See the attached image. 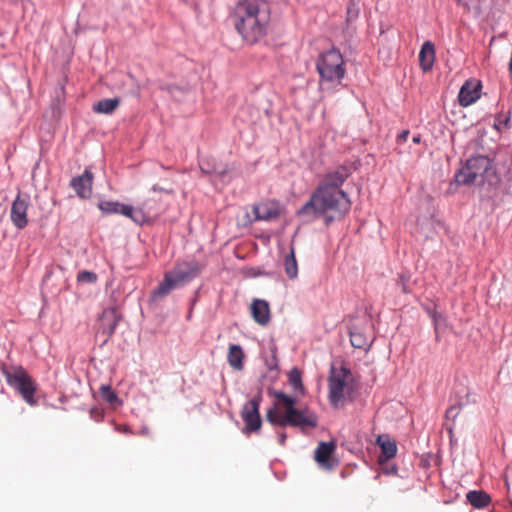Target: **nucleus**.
<instances>
[{"instance_id":"nucleus-1","label":"nucleus","mask_w":512,"mask_h":512,"mask_svg":"<svg viewBox=\"0 0 512 512\" xmlns=\"http://www.w3.org/2000/svg\"><path fill=\"white\" fill-rule=\"evenodd\" d=\"M351 174V167L346 165L327 171L309 200L297 211L302 222H313L328 212L334 215L326 216L327 225L335 218H342L350 210L351 201L341 187Z\"/></svg>"},{"instance_id":"nucleus-2","label":"nucleus","mask_w":512,"mask_h":512,"mask_svg":"<svg viewBox=\"0 0 512 512\" xmlns=\"http://www.w3.org/2000/svg\"><path fill=\"white\" fill-rule=\"evenodd\" d=\"M229 17L243 40L254 44L267 34L270 8L264 0H240Z\"/></svg>"},{"instance_id":"nucleus-3","label":"nucleus","mask_w":512,"mask_h":512,"mask_svg":"<svg viewBox=\"0 0 512 512\" xmlns=\"http://www.w3.org/2000/svg\"><path fill=\"white\" fill-rule=\"evenodd\" d=\"M277 403L267 411V420L272 425L298 427L301 430L315 428L317 416L308 408L297 409L296 400L281 391L274 392Z\"/></svg>"},{"instance_id":"nucleus-4","label":"nucleus","mask_w":512,"mask_h":512,"mask_svg":"<svg viewBox=\"0 0 512 512\" xmlns=\"http://www.w3.org/2000/svg\"><path fill=\"white\" fill-rule=\"evenodd\" d=\"M316 69L320 76V86L324 83L338 85L346 74L343 56L337 49L320 54L316 61Z\"/></svg>"},{"instance_id":"nucleus-5","label":"nucleus","mask_w":512,"mask_h":512,"mask_svg":"<svg viewBox=\"0 0 512 512\" xmlns=\"http://www.w3.org/2000/svg\"><path fill=\"white\" fill-rule=\"evenodd\" d=\"M496 177L492 161L487 156H475L466 161L465 166L455 175V181L460 185H470L478 182H492Z\"/></svg>"},{"instance_id":"nucleus-6","label":"nucleus","mask_w":512,"mask_h":512,"mask_svg":"<svg viewBox=\"0 0 512 512\" xmlns=\"http://www.w3.org/2000/svg\"><path fill=\"white\" fill-rule=\"evenodd\" d=\"M350 378L351 372L349 369L331 367L328 377V399L333 407L338 408L343 403Z\"/></svg>"},{"instance_id":"nucleus-7","label":"nucleus","mask_w":512,"mask_h":512,"mask_svg":"<svg viewBox=\"0 0 512 512\" xmlns=\"http://www.w3.org/2000/svg\"><path fill=\"white\" fill-rule=\"evenodd\" d=\"M7 383L15 388L25 402L31 406L37 404V400L34 397L36 392V383L23 369H18L14 373H6Z\"/></svg>"},{"instance_id":"nucleus-8","label":"nucleus","mask_w":512,"mask_h":512,"mask_svg":"<svg viewBox=\"0 0 512 512\" xmlns=\"http://www.w3.org/2000/svg\"><path fill=\"white\" fill-rule=\"evenodd\" d=\"M197 273V269L189 267H178L173 271L166 273L161 288L162 296L168 294L171 290L188 283L197 275Z\"/></svg>"},{"instance_id":"nucleus-9","label":"nucleus","mask_w":512,"mask_h":512,"mask_svg":"<svg viewBox=\"0 0 512 512\" xmlns=\"http://www.w3.org/2000/svg\"><path fill=\"white\" fill-rule=\"evenodd\" d=\"M261 400L262 396L258 394L243 406L241 416L245 422V432H255L261 428L262 421L259 413Z\"/></svg>"},{"instance_id":"nucleus-10","label":"nucleus","mask_w":512,"mask_h":512,"mask_svg":"<svg viewBox=\"0 0 512 512\" xmlns=\"http://www.w3.org/2000/svg\"><path fill=\"white\" fill-rule=\"evenodd\" d=\"M28 207L29 196L23 197L18 193L11 205L10 218L13 225L20 230L24 229L28 225Z\"/></svg>"},{"instance_id":"nucleus-11","label":"nucleus","mask_w":512,"mask_h":512,"mask_svg":"<svg viewBox=\"0 0 512 512\" xmlns=\"http://www.w3.org/2000/svg\"><path fill=\"white\" fill-rule=\"evenodd\" d=\"M482 84L477 79H468L462 85L459 94L458 101L462 107H468L475 103L480 98Z\"/></svg>"},{"instance_id":"nucleus-12","label":"nucleus","mask_w":512,"mask_h":512,"mask_svg":"<svg viewBox=\"0 0 512 512\" xmlns=\"http://www.w3.org/2000/svg\"><path fill=\"white\" fill-rule=\"evenodd\" d=\"M121 319V315L115 307L107 308L103 310L100 319L98 332L106 336V339L110 338Z\"/></svg>"},{"instance_id":"nucleus-13","label":"nucleus","mask_w":512,"mask_h":512,"mask_svg":"<svg viewBox=\"0 0 512 512\" xmlns=\"http://www.w3.org/2000/svg\"><path fill=\"white\" fill-rule=\"evenodd\" d=\"M98 208L104 214L120 213L124 216L130 217L135 222H140L142 214L140 211L135 210L132 206L120 204L114 201H102L98 204Z\"/></svg>"},{"instance_id":"nucleus-14","label":"nucleus","mask_w":512,"mask_h":512,"mask_svg":"<svg viewBox=\"0 0 512 512\" xmlns=\"http://www.w3.org/2000/svg\"><path fill=\"white\" fill-rule=\"evenodd\" d=\"M336 445L333 441L320 442L315 450V461L323 468L331 470L336 465V461L331 460L332 454L335 452Z\"/></svg>"},{"instance_id":"nucleus-15","label":"nucleus","mask_w":512,"mask_h":512,"mask_svg":"<svg viewBox=\"0 0 512 512\" xmlns=\"http://www.w3.org/2000/svg\"><path fill=\"white\" fill-rule=\"evenodd\" d=\"M93 174L86 169L82 175L74 177L71 180V187L81 198H89L92 193Z\"/></svg>"},{"instance_id":"nucleus-16","label":"nucleus","mask_w":512,"mask_h":512,"mask_svg":"<svg viewBox=\"0 0 512 512\" xmlns=\"http://www.w3.org/2000/svg\"><path fill=\"white\" fill-rule=\"evenodd\" d=\"M251 315L259 325H266L270 321L269 303L262 299H254L251 303Z\"/></svg>"},{"instance_id":"nucleus-17","label":"nucleus","mask_w":512,"mask_h":512,"mask_svg":"<svg viewBox=\"0 0 512 512\" xmlns=\"http://www.w3.org/2000/svg\"><path fill=\"white\" fill-rule=\"evenodd\" d=\"M254 220H272L279 216V208L274 203L264 202L252 207Z\"/></svg>"},{"instance_id":"nucleus-18","label":"nucleus","mask_w":512,"mask_h":512,"mask_svg":"<svg viewBox=\"0 0 512 512\" xmlns=\"http://www.w3.org/2000/svg\"><path fill=\"white\" fill-rule=\"evenodd\" d=\"M435 61V46L431 41H426L419 52L420 67L424 72L432 69Z\"/></svg>"},{"instance_id":"nucleus-19","label":"nucleus","mask_w":512,"mask_h":512,"mask_svg":"<svg viewBox=\"0 0 512 512\" xmlns=\"http://www.w3.org/2000/svg\"><path fill=\"white\" fill-rule=\"evenodd\" d=\"M377 444L381 448L382 456L386 460L393 458L397 453V445L388 435H380L377 438Z\"/></svg>"},{"instance_id":"nucleus-20","label":"nucleus","mask_w":512,"mask_h":512,"mask_svg":"<svg viewBox=\"0 0 512 512\" xmlns=\"http://www.w3.org/2000/svg\"><path fill=\"white\" fill-rule=\"evenodd\" d=\"M467 501L475 508L481 509L487 507L491 502V497L484 491H469L466 495Z\"/></svg>"},{"instance_id":"nucleus-21","label":"nucleus","mask_w":512,"mask_h":512,"mask_svg":"<svg viewBox=\"0 0 512 512\" xmlns=\"http://www.w3.org/2000/svg\"><path fill=\"white\" fill-rule=\"evenodd\" d=\"M228 363L235 370H242L243 368V359L244 352L241 346L232 344L228 350Z\"/></svg>"},{"instance_id":"nucleus-22","label":"nucleus","mask_w":512,"mask_h":512,"mask_svg":"<svg viewBox=\"0 0 512 512\" xmlns=\"http://www.w3.org/2000/svg\"><path fill=\"white\" fill-rule=\"evenodd\" d=\"M118 105L119 100L117 98L103 99L93 106V110L96 113L110 114L118 107Z\"/></svg>"},{"instance_id":"nucleus-23","label":"nucleus","mask_w":512,"mask_h":512,"mask_svg":"<svg viewBox=\"0 0 512 512\" xmlns=\"http://www.w3.org/2000/svg\"><path fill=\"white\" fill-rule=\"evenodd\" d=\"M284 269L286 275L290 279H294L298 275V265L295 257L294 248L291 247L290 253L285 257L284 260Z\"/></svg>"},{"instance_id":"nucleus-24","label":"nucleus","mask_w":512,"mask_h":512,"mask_svg":"<svg viewBox=\"0 0 512 512\" xmlns=\"http://www.w3.org/2000/svg\"><path fill=\"white\" fill-rule=\"evenodd\" d=\"M458 4L461 5L467 12L478 16L482 12L481 3L482 0H457Z\"/></svg>"},{"instance_id":"nucleus-25","label":"nucleus","mask_w":512,"mask_h":512,"mask_svg":"<svg viewBox=\"0 0 512 512\" xmlns=\"http://www.w3.org/2000/svg\"><path fill=\"white\" fill-rule=\"evenodd\" d=\"M288 381L295 391L303 393L304 387L302 384L301 372L297 368H293L292 370H290L288 374Z\"/></svg>"},{"instance_id":"nucleus-26","label":"nucleus","mask_w":512,"mask_h":512,"mask_svg":"<svg viewBox=\"0 0 512 512\" xmlns=\"http://www.w3.org/2000/svg\"><path fill=\"white\" fill-rule=\"evenodd\" d=\"M100 395L103 400L109 404H113L118 400L116 393L112 390L109 385H102L99 389Z\"/></svg>"},{"instance_id":"nucleus-27","label":"nucleus","mask_w":512,"mask_h":512,"mask_svg":"<svg viewBox=\"0 0 512 512\" xmlns=\"http://www.w3.org/2000/svg\"><path fill=\"white\" fill-rule=\"evenodd\" d=\"M167 91L176 101H182L189 93L188 88L178 86H168Z\"/></svg>"},{"instance_id":"nucleus-28","label":"nucleus","mask_w":512,"mask_h":512,"mask_svg":"<svg viewBox=\"0 0 512 512\" xmlns=\"http://www.w3.org/2000/svg\"><path fill=\"white\" fill-rule=\"evenodd\" d=\"M350 341L352 346L355 348H364L367 345L366 337L357 331L350 332Z\"/></svg>"},{"instance_id":"nucleus-29","label":"nucleus","mask_w":512,"mask_h":512,"mask_svg":"<svg viewBox=\"0 0 512 512\" xmlns=\"http://www.w3.org/2000/svg\"><path fill=\"white\" fill-rule=\"evenodd\" d=\"M77 281L81 283H95L97 281V275L94 272L83 270L78 273Z\"/></svg>"},{"instance_id":"nucleus-30","label":"nucleus","mask_w":512,"mask_h":512,"mask_svg":"<svg viewBox=\"0 0 512 512\" xmlns=\"http://www.w3.org/2000/svg\"><path fill=\"white\" fill-rule=\"evenodd\" d=\"M410 277L406 274L399 275L397 279V286L401 289L403 293H408V282Z\"/></svg>"},{"instance_id":"nucleus-31","label":"nucleus","mask_w":512,"mask_h":512,"mask_svg":"<svg viewBox=\"0 0 512 512\" xmlns=\"http://www.w3.org/2000/svg\"><path fill=\"white\" fill-rule=\"evenodd\" d=\"M460 411V406L453 405L447 409L446 418L454 420L459 415Z\"/></svg>"},{"instance_id":"nucleus-32","label":"nucleus","mask_w":512,"mask_h":512,"mask_svg":"<svg viewBox=\"0 0 512 512\" xmlns=\"http://www.w3.org/2000/svg\"><path fill=\"white\" fill-rule=\"evenodd\" d=\"M409 136L408 130H403L397 137V142L399 144L406 142L407 138Z\"/></svg>"},{"instance_id":"nucleus-33","label":"nucleus","mask_w":512,"mask_h":512,"mask_svg":"<svg viewBox=\"0 0 512 512\" xmlns=\"http://www.w3.org/2000/svg\"><path fill=\"white\" fill-rule=\"evenodd\" d=\"M286 437H287L286 433H281V434H279V443H280L281 445H284V444H285Z\"/></svg>"},{"instance_id":"nucleus-34","label":"nucleus","mask_w":512,"mask_h":512,"mask_svg":"<svg viewBox=\"0 0 512 512\" xmlns=\"http://www.w3.org/2000/svg\"><path fill=\"white\" fill-rule=\"evenodd\" d=\"M420 141H421V136L420 135H416V136L413 137V142L415 144L420 143Z\"/></svg>"},{"instance_id":"nucleus-35","label":"nucleus","mask_w":512,"mask_h":512,"mask_svg":"<svg viewBox=\"0 0 512 512\" xmlns=\"http://www.w3.org/2000/svg\"><path fill=\"white\" fill-rule=\"evenodd\" d=\"M510 472L507 473L506 475V485L509 486V479H510Z\"/></svg>"},{"instance_id":"nucleus-36","label":"nucleus","mask_w":512,"mask_h":512,"mask_svg":"<svg viewBox=\"0 0 512 512\" xmlns=\"http://www.w3.org/2000/svg\"><path fill=\"white\" fill-rule=\"evenodd\" d=\"M157 292H160V285L154 289L153 294L156 295Z\"/></svg>"},{"instance_id":"nucleus-37","label":"nucleus","mask_w":512,"mask_h":512,"mask_svg":"<svg viewBox=\"0 0 512 512\" xmlns=\"http://www.w3.org/2000/svg\"><path fill=\"white\" fill-rule=\"evenodd\" d=\"M183 1H184V2H187V3L189 2V0H183Z\"/></svg>"}]
</instances>
